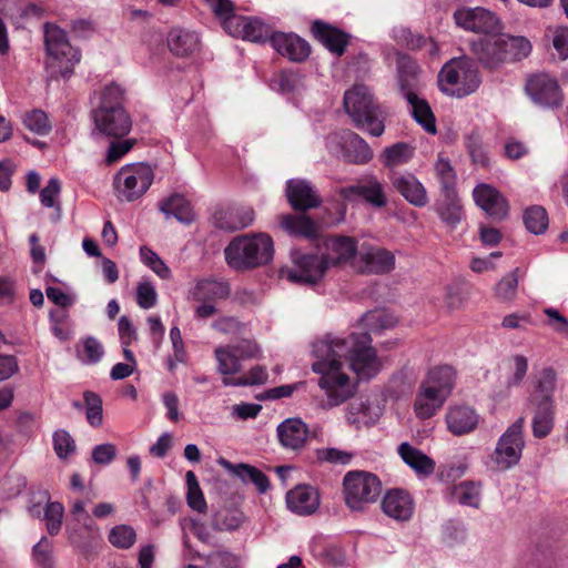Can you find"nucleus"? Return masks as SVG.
<instances>
[{
    "label": "nucleus",
    "instance_id": "obj_1",
    "mask_svg": "<svg viewBox=\"0 0 568 568\" xmlns=\"http://www.w3.org/2000/svg\"><path fill=\"white\" fill-rule=\"evenodd\" d=\"M312 371L318 375L317 386L323 392L321 407L332 409L353 398L357 392L356 378L351 375L347 362L334 352L331 336L313 343Z\"/></svg>",
    "mask_w": 568,
    "mask_h": 568
},
{
    "label": "nucleus",
    "instance_id": "obj_2",
    "mask_svg": "<svg viewBox=\"0 0 568 568\" xmlns=\"http://www.w3.org/2000/svg\"><path fill=\"white\" fill-rule=\"evenodd\" d=\"M335 355L347 362L361 379L375 377L383 368V362L372 346V337L367 333H351L345 337L331 336Z\"/></svg>",
    "mask_w": 568,
    "mask_h": 568
},
{
    "label": "nucleus",
    "instance_id": "obj_3",
    "mask_svg": "<svg viewBox=\"0 0 568 568\" xmlns=\"http://www.w3.org/2000/svg\"><path fill=\"white\" fill-rule=\"evenodd\" d=\"M125 90L118 83H110L100 93V103L92 111L95 129L108 136L126 135L132 126L131 119L123 108Z\"/></svg>",
    "mask_w": 568,
    "mask_h": 568
},
{
    "label": "nucleus",
    "instance_id": "obj_4",
    "mask_svg": "<svg viewBox=\"0 0 568 568\" xmlns=\"http://www.w3.org/2000/svg\"><path fill=\"white\" fill-rule=\"evenodd\" d=\"M225 260L234 270L266 265L273 260L274 244L266 233L235 237L224 250Z\"/></svg>",
    "mask_w": 568,
    "mask_h": 568
},
{
    "label": "nucleus",
    "instance_id": "obj_5",
    "mask_svg": "<svg viewBox=\"0 0 568 568\" xmlns=\"http://www.w3.org/2000/svg\"><path fill=\"white\" fill-rule=\"evenodd\" d=\"M398 84L409 104L414 120L428 133L435 134L436 120L428 102L417 93L419 68L415 60L400 55L397 60Z\"/></svg>",
    "mask_w": 568,
    "mask_h": 568
},
{
    "label": "nucleus",
    "instance_id": "obj_6",
    "mask_svg": "<svg viewBox=\"0 0 568 568\" xmlns=\"http://www.w3.org/2000/svg\"><path fill=\"white\" fill-rule=\"evenodd\" d=\"M344 106L355 125L373 136L385 130V113L375 104L373 94L365 84H355L344 94Z\"/></svg>",
    "mask_w": 568,
    "mask_h": 568
},
{
    "label": "nucleus",
    "instance_id": "obj_7",
    "mask_svg": "<svg viewBox=\"0 0 568 568\" xmlns=\"http://www.w3.org/2000/svg\"><path fill=\"white\" fill-rule=\"evenodd\" d=\"M480 83L478 69L468 58L452 59L444 64L438 74L439 90L454 98H464L474 93Z\"/></svg>",
    "mask_w": 568,
    "mask_h": 568
},
{
    "label": "nucleus",
    "instance_id": "obj_8",
    "mask_svg": "<svg viewBox=\"0 0 568 568\" xmlns=\"http://www.w3.org/2000/svg\"><path fill=\"white\" fill-rule=\"evenodd\" d=\"M44 43L48 53L47 68L52 77L68 78L80 61V52L72 47L64 30L51 23L44 26Z\"/></svg>",
    "mask_w": 568,
    "mask_h": 568
},
{
    "label": "nucleus",
    "instance_id": "obj_9",
    "mask_svg": "<svg viewBox=\"0 0 568 568\" xmlns=\"http://www.w3.org/2000/svg\"><path fill=\"white\" fill-rule=\"evenodd\" d=\"M343 498L352 511H364L376 503L382 493V481L373 473L351 470L343 477Z\"/></svg>",
    "mask_w": 568,
    "mask_h": 568
},
{
    "label": "nucleus",
    "instance_id": "obj_10",
    "mask_svg": "<svg viewBox=\"0 0 568 568\" xmlns=\"http://www.w3.org/2000/svg\"><path fill=\"white\" fill-rule=\"evenodd\" d=\"M153 181L154 171L148 163L125 164L113 178L114 194L122 202H134L149 191Z\"/></svg>",
    "mask_w": 568,
    "mask_h": 568
},
{
    "label": "nucleus",
    "instance_id": "obj_11",
    "mask_svg": "<svg viewBox=\"0 0 568 568\" xmlns=\"http://www.w3.org/2000/svg\"><path fill=\"white\" fill-rule=\"evenodd\" d=\"M524 425V418L519 417L498 438L490 457L496 469L508 470L519 463L526 445Z\"/></svg>",
    "mask_w": 568,
    "mask_h": 568
},
{
    "label": "nucleus",
    "instance_id": "obj_12",
    "mask_svg": "<svg viewBox=\"0 0 568 568\" xmlns=\"http://www.w3.org/2000/svg\"><path fill=\"white\" fill-rule=\"evenodd\" d=\"M293 266H284L280 270L281 278L291 283L314 284L327 272L328 267L322 256L304 254L300 250L291 252Z\"/></svg>",
    "mask_w": 568,
    "mask_h": 568
},
{
    "label": "nucleus",
    "instance_id": "obj_13",
    "mask_svg": "<svg viewBox=\"0 0 568 568\" xmlns=\"http://www.w3.org/2000/svg\"><path fill=\"white\" fill-rule=\"evenodd\" d=\"M456 24L474 32L489 33L497 32L500 28L499 19L489 10L476 8H460L454 14Z\"/></svg>",
    "mask_w": 568,
    "mask_h": 568
},
{
    "label": "nucleus",
    "instance_id": "obj_14",
    "mask_svg": "<svg viewBox=\"0 0 568 568\" xmlns=\"http://www.w3.org/2000/svg\"><path fill=\"white\" fill-rule=\"evenodd\" d=\"M526 92L535 103L544 106H557L562 102L557 80L547 73L530 77L526 83Z\"/></svg>",
    "mask_w": 568,
    "mask_h": 568
},
{
    "label": "nucleus",
    "instance_id": "obj_15",
    "mask_svg": "<svg viewBox=\"0 0 568 568\" xmlns=\"http://www.w3.org/2000/svg\"><path fill=\"white\" fill-rule=\"evenodd\" d=\"M354 268L364 274H382L390 272L395 266V256L392 252L368 246L362 248L358 258L354 260Z\"/></svg>",
    "mask_w": 568,
    "mask_h": 568
},
{
    "label": "nucleus",
    "instance_id": "obj_16",
    "mask_svg": "<svg viewBox=\"0 0 568 568\" xmlns=\"http://www.w3.org/2000/svg\"><path fill=\"white\" fill-rule=\"evenodd\" d=\"M287 509L297 516H312L321 505L318 490L307 484H301L286 493Z\"/></svg>",
    "mask_w": 568,
    "mask_h": 568
},
{
    "label": "nucleus",
    "instance_id": "obj_17",
    "mask_svg": "<svg viewBox=\"0 0 568 568\" xmlns=\"http://www.w3.org/2000/svg\"><path fill=\"white\" fill-rule=\"evenodd\" d=\"M381 507L384 515L388 518L397 523H405L413 517L415 503L408 491L393 488L384 495Z\"/></svg>",
    "mask_w": 568,
    "mask_h": 568
},
{
    "label": "nucleus",
    "instance_id": "obj_18",
    "mask_svg": "<svg viewBox=\"0 0 568 568\" xmlns=\"http://www.w3.org/2000/svg\"><path fill=\"white\" fill-rule=\"evenodd\" d=\"M224 30L232 37L252 42L264 41L268 32L267 26L258 18L236 13L225 21Z\"/></svg>",
    "mask_w": 568,
    "mask_h": 568
},
{
    "label": "nucleus",
    "instance_id": "obj_19",
    "mask_svg": "<svg viewBox=\"0 0 568 568\" xmlns=\"http://www.w3.org/2000/svg\"><path fill=\"white\" fill-rule=\"evenodd\" d=\"M382 412L377 398L362 396L347 405L345 416L349 425L359 428L363 425H374L382 416Z\"/></svg>",
    "mask_w": 568,
    "mask_h": 568
},
{
    "label": "nucleus",
    "instance_id": "obj_20",
    "mask_svg": "<svg viewBox=\"0 0 568 568\" xmlns=\"http://www.w3.org/2000/svg\"><path fill=\"white\" fill-rule=\"evenodd\" d=\"M532 406L531 432L535 438L549 436L556 425L557 402L530 399Z\"/></svg>",
    "mask_w": 568,
    "mask_h": 568
},
{
    "label": "nucleus",
    "instance_id": "obj_21",
    "mask_svg": "<svg viewBox=\"0 0 568 568\" xmlns=\"http://www.w3.org/2000/svg\"><path fill=\"white\" fill-rule=\"evenodd\" d=\"M445 423L449 433L462 436L477 428L479 415L471 406L452 405L445 414Z\"/></svg>",
    "mask_w": 568,
    "mask_h": 568
},
{
    "label": "nucleus",
    "instance_id": "obj_22",
    "mask_svg": "<svg viewBox=\"0 0 568 568\" xmlns=\"http://www.w3.org/2000/svg\"><path fill=\"white\" fill-rule=\"evenodd\" d=\"M475 203L490 217L503 220L508 214V203L493 186L479 184L473 191Z\"/></svg>",
    "mask_w": 568,
    "mask_h": 568
},
{
    "label": "nucleus",
    "instance_id": "obj_23",
    "mask_svg": "<svg viewBox=\"0 0 568 568\" xmlns=\"http://www.w3.org/2000/svg\"><path fill=\"white\" fill-rule=\"evenodd\" d=\"M270 41L281 55L294 62L304 61L311 53L310 44L295 33L274 32Z\"/></svg>",
    "mask_w": 568,
    "mask_h": 568
},
{
    "label": "nucleus",
    "instance_id": "obj_24",
    "mask_svg": "<svg viewBox=\"0 0 568 568\" xmlns=\"http://www.w3.org/2000/svg\"><path fill=\"white\" fill-rule=\"evenodd\" d=\"M325 252L321 255L327 267L337 266L355 258L356 241L348 236H334L324 241Z\"/></svg>",
    "mask_w": 568,
    "mask_h": 568
},
{
    "label": "nucleus",
    "instance_id": "obj_25",
    "mask_svg": "<svg viewBox=\"0 0 568 568\" xmlns=\"http://www.w3.org/2000/svg\"><path fill=\"white\" fill-rule=\"evenodd\" d=\"M276 434L284 448L298 452L305 446L310 429L301 418H286L278 424Z\"/></svg>",
    "mask_w": 568,
    "mask_h": 568
},
{
    "label": "nucleus",
    "instance_id": "obj_26",
    "mask_svg": "<svg viewBox=\"0 0 568 568\" xmlns=\"http://www.w3.org/2000/svg\"><path fill=\"white\" fill-rule=\"evenodd\" d=\"M394 189L410 204L422 207L428 202L427 192L422 182L412 173H397L390 179Z\"/></svg>",
    "mask_w": 568,
    "mask_h": 568
},
{
    "label": "nucleus",
    "instance_id": "obj_27",
    "mask_svg": "<svg viewBox=\"0 0 568 568\" xmlns=\"http://www.w3.org/2000/svg\"><path fill=\"white\" fill-rule=\"evenodd\" d=\"M286 196L295 210H308L320 204V197L313 185L302 179H291L286 182Z\"/></svg>",
    "mask_w": 568,
    "mask_h": 568
},
{
    "label": "nucleus",
    "instance_id": "obj_28",
    "mask_svg": "<svg viewBox=\"0 0 568 568\" xmlns=\"http://www.w3.org/2000/svg\"><path fill=\"white\" fill-rule=\"evenodd\" d=\"M339 194L345 200H353L357 196H363L367 202L375 206H383L386 203L383 186L374 175L365 178L356 185L341 189Z\"/></svg>",
    "mask_w": 568,
    "mask_h": 568
},
{
    "label": "nucleus",
    "instance_id": "obj_29",
    "mask_svg": "<svg viewBox=\"0 0 568 568\" xmlns=\"http://www.w3.org/2000/svg\"><path fill=\"white\" fill-rule=\"evenodd\" d=\"M455 381V369L452 366L443 365L429 369L420 385L447 400L454 389Z\"/></svg>",
    "mask_w": 568,
    "mask_h": 568
},
{
    "label": "nucleus",
    "instance_id": "obj_30",
    "mask_svg": "<svg viewBox=\"0 0 568 568\" xmlns=\"http://www.w3.org/2000/svg\"><path fill=\"white\" fill-rule=\"evenodd\" d=\"M166 43L174 55L184 58L200 49V37L192 30L176 27L168 33Z\"/></svg>",
    "mask_w": 568,
    "mask_h": 568
},
{
    "label": "nucleus",
    "instance_id": "obj_31",
    "mask_svg": "<svg viewBox=\"0 0 568 568\" xmlns=\"http://www.w3.org/2000/svg\"><path fill=\"white\" fill-rule=\"evenodd\" d=\"M473 52L487 68L494 69L505 62V53L498 34L486 36L473 43Z\"/></svg>",
    "mask_w": 568,
    "mask_h": 568
},
{
    "label": "nucleus",
    "instance_id": "obj_32",
    "mask_svg": "<svg viewBox=\"0 0 568 568\" xmlns=\"http://www.w3.org/2000/svg\"><path fill=\"white\" fill-rule=\"evenodd\" d=\"M440 221L449 229H456L464 217V210L456 191L442 192L435 205Z\"/></svg>",
    "mask_w": 568,
    "mask_h": 568
},
{
    "label": "nucleus",
    "instance_id": "obj_33",
    "mask_svg": "<svg viewBox=\"0 0 568 568\" xmlns=\"http://www.w3.org/2000/svg\"><path fill=\"white\" fill-rule=\"evenodd\" d=\"M312 32L314 37L331 52L336 55H342L344 53L345 47L348 42L346 33L322 21H315L313 23Z\"/></svg>",
    "mask_w": 568,
    "mask_h": 568
},
{
    "label": "nucleus",
    "instance_id": "obj_34",
    "mask_svg": "<svg viewBox=\"0 0 568 568\" xmlns=\"http://www.w3.org/2000/svg\"><path fill=\"white\" fill-rule=\"evenodd\" d=\"M217 463L226 471L239 477L243 483H252L261 494L267 490L270 485L268 479L257 468L246 464L234 465L224 458H220Z\"/></svg>",
    "mask_w": 568,
    "mask_h": 568
},
{
    "label": "nucleus",
    "instance_id": "obj_35",
    "mask_svg": "<svg viewBox=\"0 0 568 568\" xmlns=\"http://www.w3.org/2000/svg\"><path fill=\"white\" fill-rule=\"evenodd\" d=\"M447 498L464 507L478 508L481 501V487L478 483L462 481L449 487Z\"/></svg>",
    "mask_w": 568,
    "mask_h": 568
},
{
    "label": "nucleus",
    "instance_id": "obj_36",
    "mask_svg": "<svg viewBox=\"0 0 568 568\" xmlns=\"http://www.w3.org/2000/svg\"><path fill=\"white\" fill-rule=\"evenodd\" d=\"M397 452L403 462L416 474L428 476L434 473L435 462L410 444L402 443L398 446Z\"/></svg>",
    "mask_w": 568,
    "mask_h": 568
},
{
    "label": "nucleus",
    "instance_id": "obj_37",
    "mask_svg": "<svg viewBox=\"0 0 568 568\" xmlns=\"http://www.w3.org/2000/svg\"><path fill=\"white\" fill-rule=\"evenodd\" d=\"M445 399L419 385L414 400V413L419 419H429L444 406Z\"/></svg>",
    "mask_w": 568,
    "mask_h": 568
},
{
    "label": "nucleus",
    "instance_id": "obj_38",
    "mask_svg": "<svg viewBox=\"0 0 568 568\" xmlns=\"http://www.w3.org/2000/svg\"><path fill=\"white\" fill-rule=\"evenodd\" d=\"M397 324V318L386 310H373L364 314L359 321L362 333L381 334Z\"/></svg>",
    "mask_w": 568,
    "mask_h": 568
},
{
    "label": "nucleus",
    "instance_id": "obj_39",
    "mask_svg": "<svg viewBox=\"0 0 568 568\" xmlns=\"http://www.w3.org/2000/svg\"><path fill=\"white\" fill-rule=\"evenodd\" d=\"M282 229L293 236L306 239L316 237L320 233V226L304 214H288L283 216Z\"/></svg>",
    "mask_w": 568,
    "mask_h": 568
},
{
    "label": "nucleus",
    "instance_id": "obj_40",
    "mask_svg": "<svg viewBox=\"0 0 568 568\" xmlns=\"http://www.w3.org/2000/svg\"><path fill=\"white\" fill-rule=\"evenodd\" d=\"M270 87L282 94L296 95L305 88L304 77L295 70H283L274 74Z\"/></svg>",
    "mask_w": 568,
    "mask_h": 568
},
{
    "label": "nucleus",
    "instance_id": "obj_41",
    "mask_svg": "<svg viewBox=\"0 0 568 568\" xmlns=\"http://www.w3.org/2000/svg\"><path fill=\"white\" fill-rule=\"evenodd\" d=\"M160 210L166 217L173 216L185 224L191 223L195 216L191 203L181 194H173L162 201Z\"/></svg>",
    "mask_w": 568,
    "mask_h": 568
},
{
    "label": "nucleus",
    "instance_id": "obj_42",
    "mask_svg": "<svg viewBox=\"0 0 568 568\" xmlns=\"http://www.w3.org/2000/svg\"><path fill=\"white\" fill-rule=\"evenodd\" d=\"M230 294V286L224 281L205 278L199 281L191 292L196 301H215L225 298Z\"/></svg>",
    "mask_w": 568,
    "mask_h": 568
},
{
    "label": "nucleus",
    "instance_id": "obj_43",
    "mask_svg": "<svg viewBox=\"0 0 568 568\" xmlns=\"http://www.w3.org/2000/svg\"><path fill=\"white\" fill-rule=\"evenodd\" d=\"M216 369L222 375H233L241 371V357L234 345H219L214 349Z\"/></svg>",
    "mask_w": 568,
    "mask_h": 568
},
{
    "label": "nucleus",
    "instance_id": "obj_44",
    "mask_svg": "<svg viewBox=\"0 0 568 568\" xmlns=\"http://www.w3.org/2000/svg\"><path fill=\"white\" fill-rule=\"evenodd\" d=\"M347 146L344 153V160L354 164H365L373 158V151L369 145L355 132H346Z\"/></svg>",
    "mask_w": 568,
    "mask_h": 568
},
{
    "label": "nucleus",
    "instance_id": "obj_45",
    "mask_svg": "<svg viewBox=\"0 0 568 568\" xmlns=\"http://www.w3.org/2000/svg\"><path fill=\"white\" fill-rule=\"evenodd\" d=\"M254 221L252 207L232 209L225 212L224 216L216 219L219 227L227 231H235L250 226Z\"/></svg>",
    "mask_w": 568,
    "mask_h": 568
},
{
    "label": "nucleus",
    "instance_id": "obj_46",
    "mask_svg": "<svg viewBox=\"0 0 568 568\" xmlns=\"http://www.w3.org/2000/svg\"><path fill=\"white\" fill-rule=\"evenodd\" d=\"M557 373L552 367H544L536 382L535 392L531 399L535 400H556Z\"/></svg>",
    "mask_w": 568,
    "mask_h": 568
},
{
    "label": "nucleus",
    "instance_id": "obj_47",
    "mask_svg": "<svg viewBox=\"0 0 568 568\" xmlns=\"http://www.w3.org/2000/svg\"><path fill=\"white\" fill-rule=\"evenodd\" d=\"M505 53V62L526 58L531 51V43L525 37L498 34Z\"/></svg>",
    "mask_w": 568,
    "mask_h": 568
},
{
    "label": "nucleus",
    "instance_id": "obj_48",
    "mask_svg": "<svg viewBox=\"0 0 568 568\" xmlns=\"http://www.w3.org/2000/svg\"><path fill=\"white\" fill-rule=\"evenodd\" d=\"M104 356L102 343L94 336H87L77 345V358L84 365L98 364Z\"/></svg>",
    "mask_w": 568,
    "mask_h": 568
},
{
    "label": "nucleus",
    "instance_id": "obj_49",
    "mask_svg": "<svg viewBox=\"0 0 568 568\" xmlns=\"http://www.w3.org/2000/svg\"><path fill=\"white\" fill-rule=\"evenodd\" d=\"M414 151V146L408 143H395L384 150L382 162L387 168L405 164L413 158Z\"/></svg>",
    "mask_w": 568,
    "mask_h": 568
},
{
    "label": "nucleus",
    "instance_id": "obj_50",
    "mask_svg": "<svg viewBox=\"0 0 568 568\" xmlns=\"http://www.w3.org/2000/svg\"><path fill=\"white\" fill-rule=\"evenodd\" d=\"M244 514L239 509L223 508L215 513L213 527L217 530H236L244 521Z\"/></svg>",
    "mask_w": 568,
    "mask_h": 568
},
{
    "label": "nucleus",
    "instance_id": "obj_51",
    "mask_svg": "<svg viewBox=\"0 0 568 568\" xmlns=\"http://www.w3.org/2000/svg\"><path fill=\"white\" fill-rule=\"evenodd\" d=\"M524 223L530 233L542 234L548 229V214L542 206L532 205L525 211Z\"/></svg>",
    "mask_w": 568,
    "mask_h": 568
},
{
    "label": "nucleus",
    "instance_id": "obj_52",
    "mask_svg": "<svg viewBox=\"0 0 568 568\" xmlns=\"http://www.w3.org/2000/svg\"><path fill=\"white\" fill-rule=\"evenodd\" d=\"M434 170L442 185V192L456 191L457 175L449 160L439 154L434 164Z\"/></svg>",
    "mask_w": 568,
    "mask_h": 568
},
{
    "label": "nucleus",
    "instance_id": "obj_53",
    "mask_svg": "<svg viewBox=\"0 0 568 568\" xmlns=\"http://www.w3.org/2000/svg\"><path fill=\"white\" fill-rule=\"evenodd\" d=\"M64 517V507L59 501H48L43 508V520L49 535L55 536L60 532Z\"/></svg>",
    "mask_w": 568,
    "mask_h": 568
},
{
    "label": "nucleus",
    "instance_id": "obj_54",
    "mask_svg": "<svg viewBox=\"0 0 568 568\" xmlns=\"http://www.w3.org/2000/svg\"><path fill=\"white\" fill-rule=\"evenodd\" d=\"M509 374L507 377L508 387L520 386L526 378L529 363L528 358L521 354H515L508 359Z\"/></svg>",
    "mask_w": 568,
    "mask_h": 568
},
{
    "label": "nucleus",
    "instance_id": "obj_55",
    "mask_svg": "<svg viewBox=\"0 0 568 568\" xmlns=\"http://www.w3.org/2000/svg\"><path fill=\"white\" fill-rule=\"evenodd\" d=\"M186 478V486H187V493H186V500L187 505L199 513H203L206 509V503L204 499V495L200 488L197 478L195 474L191 470H189L185 475Z\"/></svg>",
    "mask_w": 568,
    "mask_h": 568
},
{
    "label": "nucleus",
    "instance_id": "obj_56",
    "mask_svg": "<svg viewBox=\"0 0 568 568\" xmlns=\"http://www.w3.org/2000/svg\"><path fill=\"white\" fill-rule=\"evenodd\" d=\"M140 258L142 263L152 270L160 278L169 280L171 277V270L164 261L151 248L146 246L140 247Z\"/></svg>",
    "mask_w": 568,
    "mask_h": 568
},
{
    "label": "nucleus",
    "instance_id": "obj_57",
    "mask_svg": "<svg viewBox=\"0 0 568 568\" xmlns=\"http://www.w3.org/2000/svg\"><path fill=\"white\" fill-rule=\"evenodd\" d=\"M22 121L29 131L38 135H47L51 131V123L42 110L27 112Z\"/></svg>",
    "mask_w": 568,
    "mask_h": 568
},
{
    "label": "nucleus",
    "instance_id": "obj_58",
    "mask_svg": "<svg viewBox=\"0 0 568 568\" xmlns=\"http://www.w3.org/2000/svg\"><path fill=\"white\" fill-rule=\"evenodd\" d=\"M70 519L81 523L82 529L89 535L97 532L98 528L92 520L90 514L85 509V503L81 499L70 501Z\"/></svg>",
    "mask_w": 568,
    "mask_h": 568
},
{
    "label": "nucleus",
    "instance_id": "obj_59",
    "mask_svg": "<svg viewBox=\"0 0 568 568\" xmlns=\"http://www.w3.org/2000/svg\"><path fill=\"white\" fill-rule=\"evenodd\" d=\"M83 397L88 423L93 427H99L103 422L101 398L92 392H85Z\"/></svg>",
    "mask_w": 568,
    "mask_h": 568
},
{
    "label": "nucleus",
    "instance_id": "obj_60",
    "mask_svg": "<svg viewBox=\"0 0 568 568\" xmlns=\"http://www.w3.org/2000/svg\"><path fill=\"white\" fill-rule=\"evenodd\" d=\"M518 268L504 276L495 286L496 296L506 302H510L517 294L518 286Z\"/></svg>",
    "mask_w": 568,
    "mask_h": 568
},
{
    "label": "nucleus",
    "instance_id": "obj_61",
    "mask_svg": "<svg viewBox=\"0 0 568 568\" xmlns=\"http://www.w3.org/2000/svg\"><path fill=\"white\" fill-rule=\"evenodd\" d=\"M158 302V293L149 280H142L136 285V303L143 310H150Z\"/></svg>",
    "mask_w": 568,
    "mask_h": 568
},
{
    "label": "nucleus",
    "instance_id": "obj_62",
    "mask_svg": "<svg viewBox=\"0 0 568 568\" xmlns=\"http://www.w3.org/2000/svg\"><path fill=\"white\" fill-rule=\"evenodd\" d=\"M32 555L41 568H53L52 544L45 537L33 546Z\"/></svg>",
    "mask_w": 568,
    "mask_h": 568
},
{
    "label": "nucleus",
    "instance_id": "obj_63",
    "mask_svg": "<svg viewBox=\"0 0 568 568\" xmlns=\"http://www.w3.org/2000/svg\"><path fill=\"white\" fill-rule=\"evenodd\" d=\"M548 34L551 36L552 47L562 60L568 59V28L556 27L548 29Z\"/></svg>",
    "mask_w": 568,
    "mask_h": 568
},
{
    "label": "nucleus",
    "instance_id": "obj_64",
    "mask_svg": "<svg viewBox=\"0 0 568 568\" xmlns=\"http://www.w3.org/2000/svg\"><path fill=\"white\" fill-rule=\"evenodd\" d=\"M209 568H241L240 558L227 551H216L207 557Z\"/></svg>",
    "mask_w": 568,
    "mask_h": 568
}]
</instances>
